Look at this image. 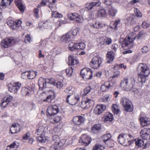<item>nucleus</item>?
<instances>
[{"mask_svg": "<svg viewBox=\"0 0 150 150\" xmlns=\"http://www.w3.org/2000/svg\"><path fill=\"white\" fill-rule=\"evenodd\" d=\"M111 136L110 133L104 135L102 137V139L104 143L110 139Z\"/></svg>", "mask_w": 150, "mask_h": 150, "instance_id": "nucleus-36", "label": "nucleus"}, {"mask_svg": "<svg viewBox=\"0 0 150 150\" xmlns=\"http://www.w3.org/2000/svg\"><path fill=\"white\" fill-rule=\"evenodd\" d=\"M71 32H68L64 34L61 38V41L67 43L71 40Z\"/></svg>", "mask_w": 150, "mask_h": 150, "instance_id": "nucleus-20", "label": "nucleus"}, {"mask_svg": "<svg viewBox=\"0 0 150 150\" xmlns=\"http://www.w3.org/2000/svg\"><path fill=\"white\" fill-rule=\"evenodd\" d=\"M51 24L50 22L47 21L43 23L42 26L45 28L47 29L50 27Z\"/></svg>", "mask_w": 150, "mask_h": 150, "instance_id": "nucleus-51", "label": "nucleus"}, {"mask_svg": "<svg viewBox=\"0 0 150 150\" xmlns=\"http://www.w3.org/2000/svg\"><path fill=\"white\" fill-rule=\"evenodd\" d=\"M139 120L141 124L142 127L150 125V119L146 117H140Z\"/></svg>", "mask_w": 150, "mask_h": 150, "instance_id": "nucleus-23", "label": "nucleus"}, {"mask_svg": "<svg viewBox=\"0 0 150 150\" xmlns=\"http://www.w3.org/2000/svg\"><path fill=\"white\" fill-rule=\"evenodd\" d=\"M21 21L20 20H18L16 21H14V27H15V30L16 28L17 27H18L20 26L21 25Z\"/></svg>", "mask_w": 150, "mask_h": 150, "instance_id": "nucleus-58", "label": "nucleus"}, {"mask_svg": "<svg viewBox=\"0 0 150 150\" xmlns=\"http://www.w3.org/2000/svg\"><path fill=\"white\" fill-rule=\"evenodd\" d=\"M21 130V127L18 123H14L12 124L10 129L11 133L15 134L19 132Z\"/></svg>", "mask_w": 150, "mask_h": 150, "instance_id": "nucleus-18", "label": "nucleus"}, {"mask_svg": "<svg viewBox=\"0 0 150 150\" xmlns=\"http://www.w3.org/2000/svg\"><path fill=\"white\" fill-rule=\"evenodd\" d=\"M7 25L11 29L13 30H15V27H14V21L11 20L8 21L7 22Z\"/></svg>", "mask_w": 150, "mask_h": 150, "instance_id": "nucleus-43", "label": "nucleus"}, {"mask_svg": "<svg viewBox=\"0 0 150 150\" xmlns=\"http://www.w3.org/2000/svg\"><path fill=\"white\" fill-rule=\"evenodd\" d=\"M41 135L37 137V140L39 142L44 143L45 142L46 139L44 135Z\"/></svg>", "mask_w": 150, "mask_h": 150, "instance_id": "nucleus-42", "label": "nucleus"}, {"mask_svg": "<svg viewBox=\"0 0 150 150\" xmlns=\"http://www.w3.org/2000/svg\"><path fill=\"white\" fill-rule=\"evenodd\" d=\"M21 93L23 96H27L32 94L33 93V91L31 88L23 87L22 89Z\"/></svg>", "mask_w": 150, "mask_h": 150, "instance_id": "nucleus-19", "label": "nucleus"}, {"mask_svg": "<svg viewBox=\"0 0 150 150\" xmlns=\"http://www.w3.org/2000/svg\"><path fill=\"white\" fill-rule=\"evenodd\" d=\"M134 11L136 16L139 17H141L142 15L140 11L137 8H134Z\"/></svg>", "mask_w": 150, "mask_h": 150, "instance_id": "nucleus-52", "label": "nucleus"}, {"mask_svg": "<svg viewBox=\"0 0 150 150\" xmlns=\"http://www.w3.org/2000/svg\"><path fill=\"white\" fill-rule=\"evenodd\" d=\"M117 12V10L113 7L110 8L108 11V14L110 17H115Z\"/></svg>", "mask_w": 150, "mask_h": 150, "instance_id": "nucleus-31", "label": "nucleus"}, {"mask_svg": "<svg viewBox=\"0 0 150 150\" xmlns=\"http://www.w3.org/2000/svg\"><path fill=\"white\" fill-rule=\"evenodd\" d=\"M13 0H1L0 3V8L4 9L9 6Z\"/></svg>", "mask_w": 150, "mask_h": 150, "instance_id": "nucleus-25", "label": "nucleus"}, {"mask_svg": "<svg viewBox=\"0 0 150 150\" xmlns=\"http://www.w3.org/2000/svg\"><path fill=\"white\" fill-rule=\"evenodd\" d=\"M73 71V69L71 68H67L66 69L62 71L63 73H65L66 74V76L67 77L71 76L72 74Z\"/></svg>", "mask_w": 150, "mask_h": 150, "instance_id": "nucleus-35", "label": "nucleus"}, {"mask_svg": "<svg viewBox=\"0 0 150 150\" xmlns=\"http://www.w3.org/2000/svg\"><path fill=\"white\" fill-rule=\"evenodd\" d=\"M30 37V35L29 34H27V35L25 36L24 40L26 43H27V42H30L31 38Z\"/></svg>", "mask_w": 150, "mask_h": 150, "instance_id": "nucleus-60", "label": "nucleus"}, {"mask_svg": "<svg viewBox=\"0 0 150 150\" xmlns=\"http://www.w3.org/2000/svg\"><path fill=\"white\" fill-rule=\"evenodd\" d=\"M9 104V103L7 102L6 101L4 100L3 99L2 100L1 103L0 104V106L2 108H5Z\"/></svg>", "mask_w": 150, "mask_h": 150, "instance_id": "nucleus-49", "label": "nucleus"}, {"mask_svg": "<svg viewBox=\"0 0 150 150\" xmlns=\"http://www.w3.org/2000/svg\"><path fill=\"white\" fill-rule=\"evenodd\" d=\"M91 88L89 86H88L86 87L84 90V93L83 94V95L84 96H85L86 95H87L88 93L91 90Z\"/></svg>", "mask_w": 150, "mask_h": 150, "instance_id": "nucleus-54", "label": "nucleus"}, {"mask_svg": "<svg viewBox=\"0 0 150 150\" xmlns=\"http://www.w3.org/2000/svg\"><path fill=\"white\" fill-rule=\"evenodd\" d=\"M112 109L113 112L116 115L120 111L118 107L115 104H113L112 105Z\"/></svg>", "mask_w": 150, "mask_h": 150, "instance_id": "nucleus-39", "label": "nucleus"}, {"mask_svg": "<svg viewBox=\"0 0 150 150\" xmlns=\"http://www.w3.org/2000/svg\"><path fill=\"white\" fill-rule=\"evenodd\" d=\"M136 19V18L134 16L131 15L127 18V21L129 24L132 25L135 24Z\"/></svg>", "mask_w": 150, "mask_h": 150, "instance_id": "nucleus-33", "label": "nucleus"}, {"mask_svg": "<svg viewBox=\"0 0 150 150\" xmlns=\"http://www.w3.org/2000/svg\"><path fill=\"white\" fill-rule=\"evenodd\" d=\"M135 82V79L133 77H132L129 79L125 77L122 81L120 84L122 85V84H125V86L127 89L134 92L136 90V89H134L133 88Z\"/></svg>", "mask_w": 150, "mask_h": 150, "instance_id": "nucleus-3", "label": "nucleus"}, {"mask_svg": "<svg viewBox=\"0 0 150 150\" xmlns=\"http://www.w3.org/2000/svg\"><path fill=\"white\" fill-rule=\"evenodd\" d=\"M79 63L78 60L74 59L72 56H69L68 57V64L69 65H74Z\"/></svg>", "mask_w": 150, "mask_h": 150, "instance_id": "nucleus-30", "label": "nucleus"}, {"mask_svg": "<svg viewBox=\"0 0 150 150\" xmlns=\"http://www.w3.org/2000/svg\"><path fill=\"white\" fill-rule=\"evenodd\" d=\"M100 3L99 1L97 0L96 1L87 3L85 5V8L88 11L91 10L95 6H99L100 5Z\"/></svg>", "mask_w": 150, "mask_h": 150, "instance_id": "nucleus-17", "label": "nucleus"}, {"mask_svg": "<svg viewBox=\"0 0 150 150\" xmlns=\"http://www.w3.org/2000/svg\"><path fill=\"white\" fill-rule=\"evenodd\" d=\"M12 97L8 96H7L3 99L4 100L6 101L8 103H9L10 104L12 100Z\"/></svg>", "mask_w": 150, "mask_h": 150, "instance_id": "nucleus-53", "label": "nucleus"}, {"mask_svg": "<svg viewBox=\"0 0 150 150\" xmlns=\"http://www.w3.org/2000/svg\"><path fill=\"white\" fill-rule=\"evenodd\" d=\"M52 16L53 17L56 18H60L62 17V14L57 11L53 12L52 14Z\"/></svg>", "mask_w": 150, "mask_h": 150, "instance_id": "nucleus-44", "label": "nucleus"}, {"mask_svg": "<svg viewBox=\"0 0 150 150\" xmlns=\"http://www.w3.org/2000/svg\"><path fill=\"white\" fill-rule=\"evenodd\" d=\"M81 75L83 78L87 79H90L92 77V72L91 69L84 68L81 71Z\"/></svg>", "mask_w": 150, "mask_h": 150, "instance_id": "nucleus-10", "label": "nucleus"}, {"mask_svg": "<svg viewBox=\"0 0 150 150\" xmlns=\"http://www.w3.org/2000/svg\"><path fill=\"white\" fill-rule=\"evenodd\" d=\"M59 110L57 106L55 105H50L47 110V115L48 116H50L51 115H55L59 112Z\"/></svg>", "mask_w": 150, "mask_h": 150, "instance_id": "nucleus-11", "label": "nucleus"}, {"mask_svg": "<svg viewBox=\"0 0 150 150\" xmlns=\"http://www.w3.org/2000/svg\"><path fill=\"white\" fill-rule=\"evenodd\" d=\"M77 43H75L73 42H70L69 44V49L71 51H73L77 50Z\"/></svg>", "mask_w": 150, "mask_h": 150, "instance_id": "nucleus-34", "label": "nucleus"}, {"mask_svg": "<svg viewBox=\"0 0 150 150\" xmlns=\"http://www.w3.org/2000/svg\"><path fill=\"white\" fill-rule=\"evenodd\" d=\"M140 136L143 139L146 140L150 139V129L144 128L140 132Z\"/></svg>", "mask_w": 150, "mask_h": 150, "instance_id": "nucleus-14", "label": "nucleus"}, {"mask_svg": "<svg viewBox=\"0 0 150 150\" xmlns=\"http://www.w3.org/2000/svg\"><path fill=\"white\" fill-rule=\"evenodd\" d=\"M28 71V77L29 79H33L37 75V72L34 71Z\"/></svg>", "mask_w": 150, "mask_h": 150, "instance_id": "nucleus-37", "label": "nucleus"}, {"mask_svg": "<svg viewBox=\"0 0 150 150\" xmlns=\"http://www.w3.org/2000/svg\"><path fill=\"white\" fill-rule=\"evenodd\" d=\"M77 50H83L85 47V45L83 42H81L80 43H77Z\"/></svg>", "mask_w": 150, "mask_h": 150, "instance_id": "nucleus-46", "label": "nucleus"}, {"mask_svg": "<svg viewBox=\"0 0 150 150\" xmlns=\"http://www.w3.org/2000/svg\"><path fill=\"white\" fill-rule=\"evenodd\" d=\"M102 62V59L100 56H95L91 60L90 64V66L93 68L97 69L100 66Z\"/></svg>", "mask_w": 150, "mask_h": 150, "instance_id": "nucleus-7", "label": "nucleus"}, {"mask_svg": "<svg viewBox=\"0 0 150 150\" xmlns=\"http://www.w3.org/2000/svg\"><path fill=\"white\" fill-rule=\"evenodd\" d=\"M15 40L13 37L6 38L2 40L1 45L2 46L5 48H7L13 45Z\"/></svg>", "mask_w": 150, "mask_h": 150, "instance_id": "nucleus-12", "label": "nucleus"}, {"mask_svg": "<svg viewBox=\"0 0 150 150\" xmlns=\"http://www.w3.org/2000/svg\"><path fill=\"white\" fill-rule=\"evenodd\" d=\"M106 14V11L104 9H101L98 12V15L100 17H104Z\"/></svg>", "mask_w": 150, "mask_h": 150, "instance_id": "nucleus-45", "label": "nucleus"}, {"mask_svg": "<svg viewBox=\"0 0 150 150\" xmlns=\"http://www.w3.org/2000/svg\"><path fill=\"white\" fill-rule=\"evenodd\" d=\"M47 80L44 78H41L39 80L38 84L40 87L42 88V90H44L46 87Z\"/></svg>", "mask_w": 150, "mask_h": 150, "instance_id": "nucleus-27", "label": "nucleus"}, {"mask_svg": "<svg viewBox=\"0 0 150 150\" xmlns=\"http://www.w3.org/2000/svg\"><path fill=\"white\" fill-rule=\"evenodd\" d=\"M106 108V106L104 105H98L94 109V113L96 114L99 115L104 111Z\"/></svg>", "mask_w": 150, "mask_h": 150, "instance_id": "nucleus-22", "label": "nucleus"}, {"mask_svg": "<svg viewBox=\"0 0 150 150\" xmlns=\"http://www.w3.org/2000/svg\"><path fill=\"white\" fill-rule=\"evenodd\" d=\"M54 86H56L57 88L60 89L63 86V84L61 82H56Z\"/></svg>", "mask_w": 150, "mask_h": 150, "instance_id": "nucleus-56", "label": "nucleus"}, {"mask_svg": "<svg viewBox=\"0 0 150 150\" xmlns=\"http://www.w3.org/2000/svg\"><path fill=\"white\" fill-rule=\"evenodd\" d=\"M132 138L133 137L132 135L127 134H120L117 138L118 142L121 144L128 146L132 144Z\"/></svg>", "mask_w": 150, "mask_h": 150, "instance_id": "nucleus-2", "label": "nucleus"}, {"mask_svg": "<svg viewBox=\"0 0 150 150\" xmlns=\"http://www.w3.org/2000/svg\"><path fill=\"white\" fill-rule=\"evenodd\" d=\"M65 142V141L64 139L60 140L59 142H57V145L58 147H60L63 145Z\"/></svg>", "mask_w": 150, "mask_h": 150, "instance_id": "nucleus-63", "label": "nucleus"}, {"mask_svg": "<svg viewBox=\"0 0 150 150\" xmlns=\"http://www.w3.org/2000/svg\"><path fill=\"white\" fill-rule=\"evenodd\" d=\"M114 54V53L112 51L108 52L107 58L108 63H110L112 62L115 58Z\"/></svg>", "mask_w": 150, "mask_h": 150, "instance_id": "nucleus-29", "label": "nucleus"}, {"mask_svg": "<svg viewBox=\"0 0 150 150\" xmlns=\"http://www.w3.org/2000/svg\"><path fill=\"white\" fill-rule=\"evenodd\" d=\"M137 70L138 81L142 84L146 82V78L149 74V69L145 64L142 63L138 66Z\"/></svg>", "mask_w": 150, "mask_h": 150, "instance_id": "nucleus-1", "label": "nucleus"}, {"mask_svg": "<svg viewBox=\"0 0 150 150\" xmlns=\"http://www.w3.org/2000/svg\"><path fill=\"white\" fill-rule=\"evenodd\" d=\"M105 147L103 146L100 145H96L93 147V150H104Z\"/></svg>", "mask_w": 150, "mask_h": 150, "instance_id": "nucleus-47", "label": "nucleus"}, {"mask_svg": "<svg viewBox=\"0 0 150 150\" xmlns=\"http://www.w3.org/2000/svg\"><path fill=\"white\" fill-rule=\"evenodd\" d=\"M82 105L85 109H88L93 106L94 103V101L92 99L86 98L84 101L82 102Z\"/></svg>", "mask_w": 150, "mask_h": 150, "instance_id": "nucleus-16", "label": "nucleus"}, {"mask_svg": "<svg viewBox=\"0 0 150 150\" xmlns=\"http://www.w3.org/2000/svg\"><path fill=\"white\" fill-rule=\"evenodd\" d=\"M18 144L17 142H14L7 147L6 150H11V149L17 148L18 146Z\"/></svg>", "mask_w": 150, "mask_h": 150, "instance_id": "nucleus-40", "label": "nucleus"}, {"mask_svg": "<svg viewBox=\"0 0 150 150\" xmlns=\"http://www.w3.org/2000/svg\"><path fill=\"white\" fill-rule=\"evenodd\" d=\"M101 129V125L100 124L94 125L91 127V132L94 134H96Z\"/></svg>", "mask_w": 150, "mask_h": 150, "instance_id": "nucleus-28", "label": "nucleus"}, {"mask_svg": "<svg viewBox=\"0 0 150 150\" xmlns=\"http://www.w3.org/2000/svg\"><path fill=\"white\" fill-rule=\"evenodd\" d=\"M46 80H47V83H49L51 84H52L54 85L56 81L53 78H51L50 79H48Z\"/></svg>", "mask_w": 150, "mask_h": 150, "instance_id": "nucleus-62", "label": "nucleus"}, {"mask_svg": "<svg viewBox=\"0 0 150 150\" xmlns=\"http://www.w3.org/2000/svg\"><path fill=\"white\" fill-rule=\"evenodd\" d=\"M91 141V138L90 137L86 134H82L80 137L79 140V143L85 146L89 144Z\"/></svg>", "mask_w": 150, "mask_h": 150, "instance_id": "nucleus-8", "label": "nucleus"}, {"mask_svg": "<svg viewBox=\"0 0 150 150\" xmlns=\"http://www.w3.org/2000/svg\"><path fill=\"white\" fill-rule=\"evenodd\" d=\"M120 20H116L115 22H112L111 23L110 27L112 29H114L115 30L117 29V25L120 23Z\"/></svg>", "mask_w": 150, "mask_h": 150, "instance_id": "nucleus-41", "label": "nucleus"}, {"mask_svg": "<svg viewBox=\"0 0 150 150\" xmlns=\"http://www.w3.org/2000/svg\"><path fill=\"white\" fill-rule=\"evenodd\" d=\"M59 148L56 143H54L50 148V150H57Z\"/></svg>", "mask_w": 150, "mask_h": 150, "instance_id": "nucleus-57", "label": "nucleus"}, {"mask_svg": "<svg viewBox=\"0 0 150 150\" xmlns=\"http://www.w3.org/2000/svg\"><path fill=\"white\" fill-rule=\"evenodd\" d=\"M21 83L19 82L14 83L13 85H9L8 86V90L10 92L13 93H16L21 86Z\"/></svg>", "mask_w": 150, "mask_h": 150, "instance_id": "nucleus-15", "label": "nucleus"}, {"mask_svg": "<svg viewBox=\"0 0 150 150\" xmlns=\"http://www.w3.org/2000/svg\"><path fill=\"white\" fill-rule=\"evenodd\" d=\"M15 3L20 11L22 13L23 12L25 9V7L22 4V1L21 0H15Z\"/></svg>", "mask_w": 150, "mask_h": 150, "instance_id": "nucleus-26", "label": "nucleus"}, {"mask_svg": "<svg viewBox=\"0 0 150 150\" xmlns=\"http://www.w3.org/2000/svg\"><path fill=\"white\" fill-rule=\"evenodd\" d=\"M79 28H77L75 29H74L72 31H69V32H71V36L72 35L74 36L76 35L78 31H79Z\"/></svg>", "mask_w": 150, "mask_h": 150, "instance_id": "nucleus-59", "label": "nucleus"}, {"mask_svg": "<svg viewBox=\"0 0 150 150\" xmlns=\"http://www.w3.org/2000/svg\"><path fill=\"white\" fill-rule=\"evenodd\" d=\"M21 77L23 79L28 78V71H25L22 73L21 74Z\"/></svg>", "mask_w": 150, "mask_h": 150, "instance_id": "nucleus-64", "label": "nucleus"}, {"mask_svg": "<svg viewBox=\"0 0 150 150\" xmlns=\"http://www.w3.org/2000/svg\"><path fill=\"white\" fill-rule=\"evenodd\" d=\"M136 37L132 38L128 36L126 37L122 41H120L122 47L123 48L127 47L128 48H131L133 47L134 45L133 42L135 40Z\"/></svg>", "mask_w": 150, "mask_h": 150, "instance_id": "nucleus-5", "label": "nucleus"}, {"mask_svg": "<svg viewBox=\"0 0 150 150\" xmlns=\"http://www.w3.org/2000/svg\"><path fill=\"white\" fill-rule=\"evenodd\" d=\"M53 140L54 142V143L57 144V142L59 140V138L58 135H55L52 136Z\"/></svg>", "mask_w": 150, "mask_h": 150, "instance_id": "nucleus-61", "label": "nucleus"}, {"mask_svg": "<svg viewBox=\"0 0 150 150\" xmlns=\"http://www.w3.org/2000/svg\"><path fill=\"white\" fill-rule=\"evenodd\" d=\"M120 103L124 108L125 110L127 112H131L133 109L131 106L132 102L125 97L122 98L120 100Z\"/></svg>", "mask_w": 150, "mask_h": 150, "instance_id": "nucleus-6", "label": "nucleus"}, {"mask_svg": "<svg viewBox=\"0 0 150 150\" xmlns=\"http://www.w3.org/2000/svg\"><path fill=\"white\" fill-rule=\"evenodd\" d=\"M115 83L113 81H107L100 87V90L103 92H105L110 88H112L114 86Z\"/></svg>", "mask_w": 150, "mask_h": 150, "instance_id": "nucleus-13", "label": "nucleus"}, {"mask_svg": "<svg viewBox=\"0 0 150 150\" xmlns=\"http://www.w3.org/2000/svg\"><path fill=\"white\" fill-rule=\"evenodd\" d=\"M85 121V118L82 116H77L74 117L73 119L74 123L76 125H79L83 123Z\"/></svg>", "mask_w": 150, "mask_h": 150, "instance_id": "nucleus-21", "label": "nucleus"}, {"mask_svg": "<svg viewBox=\"0 0 150 150\" xmlns=\"http://www.w3.org/2000/svg\"><path fill=\"white\" fill-rule=\"evenodd\" d=\"M133 139L132 138V140L133 141L132 144L134 142L136 146L140 147H143V149L146 148L150 145V142H147L146 140L144 141L140 139H137V140Z\"/></svg>", "mask_w": 150, "mask_h": 150, "instance_id": "nucleus-9", "label": "nucleus"}, {"mask_svg": "<svg viewBox=\"0 0 150 150\" xmlns=\"http://www.w3.org/2000/svg\"><path fill=\"white\" fill-rule=\"evenodd\" d=\"M47 131V127H44L42 126H40L36 129L35 133L38 135H44Z\"/></svg>", "mask_w": 150, "mask_h": 150, "instance_id": "nucleus-24", "label": "nucleus"}, {"mask_svg": "<svg viewBox=\"0 0 150 150\" xmlns=\"http://www.w3.org/2000/svg\"><path fill=\"white\" fill-rule=\"evenodd\" d=\"M104 24L99 22L95 23L94 24L91 25V26L94 28H99L103 27L104 26Z\"/></svg>", "mask_w": 150, "mask_h": 150, "instance_id": "nucleus-38", "label": "nucleus"}, {"mask_svg": "<svg viewBox=\"0 0 150 150\" xmlns=\"http://www.w3.org/2000/svg\"><path fill=\"white\" fill-rule=\"evenodd\" d=\"M111 96L109 95H105L103 98V102L109 101L110 100Z\"/></svg>", "mask_w": 150, "mask_h": 150, "instance_id": "nucleus-55", "label": "nucleus"}, {"mask_svg": "<svg viewBox=\"0 0 150 150\" xmlns=\"http://www.w3.org/2000/svg\"><path fill=\"white\" fill-rule=\"evenodd\" d=\"M80 99L79 94L70 93L67 96L66 102L71 105H75L80 101Z\"/></svg>", "mask_w": 150, "mask_h": 150, "instance_id": "nucleus-4", "label": "nucleus"}, {"mask_svg": "<svg viewBox=\"0 0 150 150\" xmlns=\"http://www.w3.org/2000/svg\"><path fill=\"white\" fill-rule=\"evenodd\" d=\"M105 122L109 121L110 122H112L113 119V115L110 113H108L105 115L103 118Z\"/></svg>", "mask_w": 150, "mask_h": 150, "instance_id": "nucleus-32", "label": "nucleus"}, {"mask_svg": "<svg viewBox=\"0 0 150 150\" xmlns=\"http://www.w3.org/2000/svg\"><path fill=\"white\" fill-rule=\"evenodd\" d=\"M105 143L108 147H113L114 145L113 141L111 139Z\"/></svg>", "mask_w": 150, "mask_h": 150, "instance_id": "nucleus-48", "label": "nucleus"}, {"mask_svg": "<svg viewBox=\"0 0 150 150\" xmlns=\"http://www.w3.org/2000/svg\"><path fill=\"white\" fill-rule=\"evenodd\" d=\"M75 21L76 23H82L83 22V19L81 16L79 15Z\"/></svg>", "mask_w": 150, "mask_h": 150, "instance_id": "nucleus-50", "label": "nucleus"}]
</instances>
